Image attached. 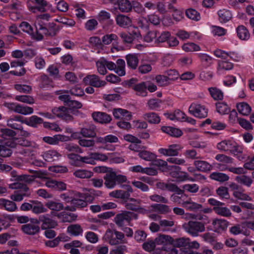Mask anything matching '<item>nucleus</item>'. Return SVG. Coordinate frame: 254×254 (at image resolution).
<instances>
[{"label":"nucleus","mask_w":254,"mask_h":254,"mask_svg":"<svg viewBox=\"0 0 254 254\" xmlns=\"http://www.w3.org/2000/svg\"><path fill=\"white\" fill-rule=\"evenodd\" d=\"M185 231L193 237L198 236L199 233L203 232L205 230L204 223L197 221H189L183 225Z\"/></svg>","instance_id":"nucleus-1"},{"label":"nucleus","mask_w":254,"mask_h":254,"mask_svg":"<svg viewBox=\"0 0 254 254\" xmlns=\"http://www.w3.org/2000/svg\"><path fill=\"white\" fill-rule=\"evenodd\" d=\"M105 181V185L109 189L113 188L116 185V183L118 184L125 182L127 178L125 176L117 174L114 172H109L106 173L104 177Z\"/></svg>","instance_id":"nucleus-2"},{"label":"nucleus","mask_w":254,"mask_h":254,"mask_svg":"<svg viewBox=\"0 0 254 254\" xmlns=\"http://www.w3.org/2000/svg\"><path fill=\"white\" fill-rule=\"evenodd\" d=\"M21 229L27 235H36L40 232L39 221L37 219H32L30 223L22 225Z\"/></svg>","instance_id":"nucleus-3"},{"label":"nucleus","mask_w":254,"mask_h":254,"mask_svg":"<svg viewBox=\"0 0 254 254\" xmlns=\"http://www.w3.org/2000/svg\"><path fill=\"white\" fill-rule=\"evenodd\" d=\"M52 113L59 118L66 121H71L73 117L70 115L71 110L64 106L55 107L52 110Z\"/></svg>","instance_id":"nucleus-4"},{"label":"nucleus","mask_w":254,"mask_h":254,"mask_svg":"<svg viewBox=\"0 0 254 254\" xmlns=\"http://www.w3.org/2000/svg\"><path fill=\"white\" fill-rule=\"evenodd\" d=\"M83 81L86 85H91L95 87L104 86L106 84L105 81L101 80L95 74L87 75L83 78Z\"/></svg>","instance_id":"nucleus-5"},{"label":"nucleus","mask_w":254,"mask_h":254,"mask_svg":"<svg viewBox=\"0 0 254 254\" xmlns=\"http://www.w3.org/2000/svg\"><path fill=\"white\" fill-rule=\"evenodd\" d=\"M189 111L191 114L199 118H205L207 116V110L200 105H191Z\"/></svg>","instance_id":"nucleus-6"},{"label":"nucleus","mask_w":254,"mask_h":254,"mask_svg":"<svg viewBox=\"0 0 254 254\" xmlns=\"http://www.w3.org/2000/svg\"><path fill=\"white\" fill-rule=\"evenodd\" d=\"M19 27L21 28L24 32H27L31 35L33 39L38 41L43 39V35L38 31H36V32L34 33L33 32V28L28 22L25 21L22 22L20 24Z\"/></svg>","instance_id":"nucleus-7"},{"label":"nucleus","mask_w":254,"mask_h":254,"mask_svg":"<svg viewBox=\"0 0 254 254\" xmlns=\"http://www.w3.org/2000/svg\"><path fill=\"white\" fill-rule=\"evenodd\" d=\"M38 221L39 223H42V228L43 229L54 228L58 225L57 222L50 218L48 214L40 216Z\"/></svg>","instance_id":"nucleus-8"},{"label":"nucleus","mask_w":254,"mask_h":254,"mask_svg":"<svg viewBox=\"0 0 254 254\" xmlns=\"http://www.w3.org/2000/svg\"><path fill=\"white\" fill-rule=\"evenodd\" d=\"M23 117L21 116H15L7 121V126L13 129L21 130L22 127L21 124H24Z\"/></svg>","instance_id":"nucleus-9"},{"label":"nucleus","mask_w":254,"mask_h":254,"mask_svg":"<svg viewBox=\"0 0 254 254\" xmlns=\"http://www.w3.org/2000/svg\"><path fill=\"white\" fill-rule=\"evenodd\" d=\"M92 117L95 122L101 124H108L112 121L111 116L104 112H93Z\"/></svg>","instance_id":"nucleus-10"},{"label":"nucleus","mask_w":254,"mask_h":254,"mask_svg":"<svg viewBox=\"0 0 254 254\" xmlns=\"http://www.w3.org/2000/svg\"><path fill=\"white\" fill-rule=\"evenodd\" d=\"M141 200L136 199L133 198L129 199L128 201H127L125 203V207L128 210L134 211H139L142 210L143 208L140 206Z\"/></svg>","instance_id":"nucleus-11"},{"label":"nucleus","mask_w":254,"mask_h":254,"mask_svg":"<svg viewBox=\"0 0 254 254\" xmlns=\"http://www.w3.org/2000/svg\"><path fill=\"white\" fill-rule=\"evenodd\" d=\"M45 185L49 188L59 191L64 190L66 188V185L64 182L54 180H48L46 182Z\"/></svg>","instance_id":"nucleus-12"},{"label":"nucleus","mask_w":254,"mask_h":254,"mask_svg":"<svg viewBox=\"0 0 254 254\" xmlns=\"http://www.w3.org/2000/svg\"><path fill=\"white\" fill-rule=\"evenodd\" d=\"M67 137L61 134H58L53 137L45 136L44 137L43 140L44 142L50 144H57L59 141H65L67 139Z\"/></svg>","instance_id":"nucleus-13"},{"label":"nucleus","mask_w":254,"mask_h":254,"mask_svg":"<svg viewBox=\"0 0 254 254\" xmlns=\"http://www.w3.org/2000/svg\"><path fill=\"white\" fill-rule=\"evenodd\" d=\"M229 222L224 219H215L213 220L212 225L215 232H220V231L226 230L228 226Z\"/></svg>","instance_id":"nucleus-14"},{"label":"nucleus","mask_w":254,"mask_h":254,"mask_svg":"<svg viewBox=\"0 0 254 254\" xmlns=\"http://www.w3.org/2000/svg\"><path fill=\"white\" fill-rule=\"evenodd\" d=\"M113 114L114 117L117 119L124 118L127 120H129L132 117L131 113L121 108L114 109Z\"/></svg>","instance_id":"nucleus-15"},{"label":"nucleus","mask_w":254,"mask_h":254,"mask_svg":"<svg viewBox=\"0 0 254 254\" xmlns=\"http://www.w3.org/2000/svg\"><path fill=\"white\" fill-rule=\"evenodd\" d=\"M178 146L177 144L171 145L168 148H160L158 151L160 154L165 156H177L179 153V149L177 148Z\"/></svg>","instance_id":"nucleus-16"},{"label":"nucleus","mask_w":254,"mask_h":254,"mask_svg":"<svg viewBox=\"0 0 254 254\" xmlns=\"http://www.w3.org/2000/svg\"><path fill=\"white\" fill-rule=\"evenodd\" d=\"M117 24L121 27H126L131 24V19L125 15L119 14L116 16Z\"/></svg>","instance_id":"nucleus-17"},{"label":"nucleus","mask_w":254,"mask_h":254,"mask_svg":"<svg viewBox=\"0 0 254 254\" xmlns=\"http://www.w3.org/2000/svg\"><path fill=\"white\" fill-rule=\"evenodd\" d=\"M23 122L24 124H25L29 126L36 127L38 125L41 124L43 123V120L37 116L34 115L30 117L29 119H24Z\"/></svg>","instance_id":"nucleus-18"},{"label":"nucleus","mask_w":254,"mask_h":254,"mask_svg":"<svg viewBox=\"0 0 254 254\" xmlns=\"http://www.w3.org/2000/svg\"><path fill=\"white\" fill-rule=\"evenodd\" d=\"M173 238L171 236L164 234H160L155 239V243L157 245H172Z\"/></svg>","instance_id":"nucleus-19"},{"label":"nucleus","mask_w":254,"mask_h":254,"mask_svg":"<svg viewBox=\"0 0 254 254\" xmlns=\"http://www.w3.org/2000/svg\"><path fill=\"white\" fill-rule=\"evenodd\" d=\"M182 205L183 207L187 209L192 211L201 210L202 208V205L201 204L192 202L190 200L184 201Z\"/></svg>","instance_id":"nucleus-20"},{"label":"nucleus","mask_w":254,"mask_h":254,"mask_svg":"<svg viewBox=\"0 0 254 254\" xmlns=\"http://www.w3.org/2000/svg\"><path fill=\"white\" fill-rule=\"evenodd\" d=\"M117 3L118 5V8L122 12H127L132 9V4L128 0H118Z\"/></svg>","instance_id":"nucleus-21"},{"label":"nucleus","mask_w":254,"mask_h":254,"mask_svg":"<svg viewBox=\"0 0 254 254\" xmlns=\"http://www.w3.org/2000/svg\"><path fill=\"white\" fill-rule=\"evenodd\" d=\"M196 169L198 171L202 172H206L210 171L212 169V166L208 162L204 161H195L194 162Z\"/></svg>","instance_id":"nucleus-22"},{"label":"nucleus","mask_w":254,"mask_h":254,"mask_svg":"<svg viewBox=\"0 0 254 254\" xmlns=\"http://www.w3.org/2000/svg\"><path fill=\"white\" fill-rule=\"evenodd\" d=\"M97 18L100 22L107 21L110 25L113 24L114 21L111 19V14L106 10H101L100 11L97 16Z\"/></svg>","instance_id":"nucleus-23"},{"label":"nucleus","mask_w":254,"mask_h":254,"mask_svg":"<svg viewBox=\"0 0 254 254\" xmlns=\"http://www.w3.org/2000/svg\"><path fill=\"white\" fill-rule=\"evenodd\" d=\"M35 2L38 5L32 6L31 8L34 13L37 11L43 12L46 11V7L47 6L48 3L45 0H35Z\"/></svg>","instance_id":"nucleus-24"},{"label":"nucleus","mask_w":254,"mask_h":254,"mask_svg":"<svg viewBox=\"0 0 254 254\" xmlns=\"http://www.w3.org/2000/svg\"><path fill=\"white\" fill-rule=\"evenodd\" d=\"M127 214V211L122 213L116 215L115 218V221L116 223L120 227H122L124 225L125 222L129 223V217Z\"/></svg>","instance_id":"nucleus-25"},{"label":"nucleus","mask_w":254,"mask_h":254,"mask_svg":"<svg viewBox=\"0 0 254 254\" xmlns=\"http://www.w3.org/2000/svg\"><path fill=\"white\" fill-rule=\"evenodd\" d=\"M0 205L3 206L9 211H14L17 209L16 204L14 202L5 199H0Z\"/></svg>","instance_id":"nucleus-26"},{"label":"nucleus","mask_w":254,"mask_h":254,"mask_svg":"<svg viewBox=\"0 0 254 254\" xmlns=\"http://www.w3.org/2000/svg\"><path fill=\"white\" fill-rule=\"evenodd\" d=\"M126 60L128 66L134 69L136 68L139 60L136 55H128L126 56Z\"/></svg>","instance_id":"nucleus-27"},{"label":"nucleus","mask_w":254,"mask_h":254,"mask_svg":"<svg viewBox=\"0 0 254 254\" xmlns=\"http://www.w3.org/2000/svg\"><path fill=\"white\" fill-rule=\"evenodd\" d=\"M143 118L150 124H158L160 122V117L155 113H148L144 114Z\"/></svg>","instance_id":"nucleus-28"},{"label":"nucleus","mask_w":254,"mask_h":254,"mask_svg":"<svg viewBox=\"0 0 254 254\" xmlns=\"http://www.w3.org/2000/svg\"><path fill=\"white\" fill-rule=\"evenodd\" d=\"M105 238L106 240L112 245L119 244V242L117 238L116 234L111 230H109L106 232Z\"/></svg>","instance_id":"nucleus-29"},{"label":"nucleus","mask_w":254,"mask_h":254,"mask_svg":"<svg viewBox=\"0 0 254 254\" xmlns=\"http://www.w3.org/2000/svg\"><path fill=\"white\" fill-rule=\"evenodd\" d=\"M213 210L217 214L224 217H230L232 215L229 208L222 206L214 207Z\"/></svg>","instance_id":"nucleus-30"},{"label":"nucleus","mask_w":254,"mask_h":254,"mask_svg":"<svg viewBox=\"0 0 254 254\" xmlns=\"http://www.w3.org/2000/svg\"><path fill=\"white\" fill-rule=\"evenodd\" d=\"M45 206L50 210L60 211L64 210V206L63 203L54 201H49L45 204Z\"/></svg>","instance_id":"nucleus-31"},{"label":"nucleus","mask_w":254,"mask_h":254,"mask_svg":"<svg viewBox=\"0 0 254 254\" xmlns=\"http://www.w3.org/2000/svg\"><path fill=\"white\" fill-rule=\"evenodd\" d=\"M210 177L211 179L220 182H226L229 179V177L227 175L219 172H214L212 173Z\"/></svg>","instance_id":"nucleus-32"},{"label":"nucleus","mask_w":254,"mask_h":254,"mask_svg":"<svg viewBox=\"0 0 254 254\" xmlns=\"http://www.w3.org/2000/svg\"><path fill=\"white\" fill-rule=\"evenodd\" d=\"M237 108L239 112L244 116L248 115L251 111L250 106L245 102L237 104Z\"/></svg>","instance_id":"nucleus-33"},{"label":"nucleus","mask_w":254,"mask_h":254,"mask_svg":"<svg viewBox=\"0 0 254 254\" xmlns=\"http://www.w3.org/2000/svg\"><path fill=\"white\" fill-rule=\"evenodd\" d=\"M237 35L242 40H247L249 37V33L247 28L243 25L239 26L237 28Z\"/></svg>","instance_id":"nucleus-34"},{"label":"nucleus","mask_w":254,"mask_h":254,"mask_svg":"<svg viewBox=\"0 0 254 254\" xmlns=\"http://www.w3.org/2000/svg\"><path fill=\"white\" fill-rule=\"evenodd\" d=\"M217 111L222 114H227L230 112V109L224 102H218L216 104Z\"/></svg>","instance_id":"nucleus-35"},{"label":"nucleus","mask_w":254,"mask_h":254,"mask_svg":"<svg viewBox=\"0 0 254 254\" xmlns=\"http://www.w3.org/2000/svg\"><path fill=\"white\" fill-rule=\"evenodd\" d=\"M133 89L139 93L137 95L139 96H146L147 95L146 91L147 86L144 82L135 85L133 86Z\"/></svg>","instance_id":"nucleus-36"},{"label":"nucleus","mask_w":254,"mask_h":254,"mask_svg":"<svg viewBox=\"0 0 254 254\" xmlns=\"http://www.w3.org/2000/svg\"><path fill=\"white\" fill-rule=\"evenodd\" d=\"M138 155L141 158L147 161H153L156 158L155 154L146 150L139 151Z\"/></svg>","instance_id":"nucleus-37"},{"label":"nucleus","mask_w":254,"mask_h":254,"mask_svg":"<svg viewBox=\"0 0 254 254\" xmlns=\"http://www.w3.org/2000/svg\"><path fill=\"white\" fill-rule=\"evenodd\" d=\"M218 14L220 19L224 22L228 21L232 18V14L231 12L226 9L219 10Z\"/></svg>","instance_id":"nucleus-38"},{"label":"nucleus","mask_w":254,"mask_h":254,"mask_svg":"<svg viewBox=\"0 0 254 254\" xmlns=\"http://www.w3.org/2000/svg\"><path fill=\"white\" fill-rule=\"evenodd\" d=\"M209 91L214 100H222L223 99V93L219 89L211 87L209 88Z\"/></svg>","instance_id":"nucleus-39"},{"label":"nucleus","mask_w":254,"mask_h":254,"mask_svg":"<svg viewBox=\"0 0 254 254\" xmlns=\"http://www.w3.org/2000/svg\"><path fill=\"white\" fill-rule=\"evenodd\" d=\"M1 137L3 140L15 138L16 132L12 129L9 128L1 129Z\"/></svg>","instance_id":"nucleus-40"},{"label":"nucleus","mask_w":254,"mask_h":254,"mask_svg":"<svg viewBox=\"0 0 254 254\" xmlns=\"http://www.w3.org/2000/svg\"><path fill=\"white\" fill-rule=\"evenodd\" d=\"M73 175L79 178H90L93 175V173L85 170H78L75 171Z\"/></svg>","instance_id":"nucleus-41"},{"label":"nucleus","mask_w":254,"mask_h":254,"mask_svg":"<svg viewBox=\"0 0 254 254\" xmlns=\"http://www.w3.org/2000/svg\"><path fill=\"white\" fill-rule=\"evenodd\" d=\"M60 156V154L57 151L53 150H49L44 154L45 160L48 162L54 161Z\"/></svg>","instance_id":"nucleus-42"},{"label":"nucleus","mask_w":254,"mask_h":254,"mask_svg":"<svg viewBox=\"0 0 254 254\" xmlns=\"http://www.w3.org/2000/svg\"><path fill=\"white\" fill-rule=\"evenodd\" d=\"M188 244H189V238L183 237L176 239H173L172 245L179 248L186 247L188 246Z\"/></svg>","instance_id":"nucleus-43"},{"label":"nucleus","mask_w":254,"mask_h":254,"mask_svg":"<svg viewBox=\"0 0 254 254\" xmlns=\"http://www.w3.org/2000/svg\"><path fill=\"white\" fill-rule=\"evenodd\" d=\"M236 180L241 184L244 185L247 187H250L253 183V180L249 177L245 175L237 176Z\"/></svg>","instance_id":"nucleus-44"},{"label":"nucleus","mask_w":254,"mask_h":254,"mask_svg":"<svg viewBox=\"0 0 254 254\" xmlns=\"http://www.w3.org/2000/svg\"><path fill=\"white\" fill-rule=\"evenodd\" d=\"M118 36L115 34H110L104 35L102 37V42L105 45H109L113 41H116L118 43Z\"/></svg>","instance_id":"nucleus-45"},{"label":"nucleus","mask_w":254,"mask_h":254,"mask_svg":"<svg viewBox=\"0 0 254 254\" xmlns=\"http://www.w3.org/2000/svg\"><path fill=\"white\" fill-rule=\"evenodd\" d=\"M32 202L35 204V205H32L31 209L33 213L39 214L47 211V209L45 208L43 205L40 202L37 203L35 201H32Z\"/></svg>","instance_id":"nucleus-46"},{"label":"nucleus","mask_w":254,"mask_h":254,"mask_svg":"<svg viewBox=\"0 0 254 254\" xmlns=\"http://www.w3.org/2000/svg\"><path fill=\"white\" fill-rule=\"evenodd\" d=\"M67 231L73 235L77 236L82 232V229L79 225L73 224L68 227Z\"/></svg>","instance_id":"nucleus-47"},{"label":"nucleus","mask_w":254,"mask_h":254,"mask_svg":"<svg viewBox=\"0 0 254 254\" xmlns=\"http://www.w3.org/2000/svg\"><path fill=\"white\" fill-rule=\"evenodd\" d=\"M9 188L14 190L20 189L21 190H20V192H28L29 191V188L25 184L18 182H15L9 185Z\"/></svg>","instance_id":"nucleus-48"},{"label":"nucleus","mask_w":254,"mask_h":254,"mask_svg":"<svg viewBox=\"0 0 254 254\" xmlns=\"http://www.w3.org/2000/svg\"><path fill=\"white\" fill-rule=\"evenodd\" d=\"M232 147V144L229 140H223L218 144L217 148L224 151H230Z\"/></svg>","instance_id":"nucleus-49"},{"label":"nucleus","mask_w":254,"mask_h":254,"mask_svg":"<svg viewBox=\"0 0 254 254\" xmlns=\"http://www.w3.org/2000/svg\"><path fill=\"white\" fill-rule=\"evenodd\" d=\"M152 207L161 214H165L171 211L168 205L165 204H155Z\"/></svg>","instance_id":"nucleus-50"},{"label":"nucleus","mask_w":254,"mask_h":254,"mask_svg":"<svg viewBox=\"0 0 254 254\" xmlns=\"http://www.w3.org/2000/svg\"><path fill=\"white\" fill-rule=\"evenodd\" d=\"M215 159L220 162L226 164H231L233 162V159L223 154H219L215 156Z\"/></svg>","instance_id":"nucleus-51"},{"label":"nucleus","mask_w":254,"mask_h":254,"mask_svg":"<svg viewBox=\"0 0 254 254\" xmlns=\"http://www.w3.org/2000/svg\"><path fill=\"white\" fill-rule=\"evenodd\" d=\"M186 13L189 18L193 20H199L200 18L199 13L194 9L190 8L187 9Z\"/></svg>","instance_id":"nucleus-52"},{"label":"nucleus","mask_w":254,"mask_h":254,"mask_svg":"<svg viewBox=\"0 0 254 254\" xmlns=\"http://www.w3.org/2000/svg\"><path fill=\"white\" fill-rule=\"evenodd\" d=\"M182 48L186 52L198 51L200 50L199 46L193 43L185 44Z\"/></svg>","instance_id":"nucleus-53"},{"label":"nucleus","mask_w":254,"mask_h":254,"mask_svg":"<svg viewBox=\"0 0 254 254\" xmlns=\"http://www.w3.org/2000/svg\"><path fill=\"white\" fill-rule=\"evenodd\" d=\"M30 195V193L28 192H20V193H17V192H15L14 193L10 196V198L15 201H21L24 196H29Z\"/></svg>","instance_id":"nucleus-54"},{"label":"nucleus","mask_w":254,"mask_h":254,"mask_svg":"<svg viewBox=\"0 0 254 254\" xmlns=\"http://www.w3.org/2000/svg\"><path fill=\"white\" fill-rule=\"evenodd\" d=\"M71 204L75 208H83L87 205V200L78 198H73L71 200Z\"/></svg>","instance_id":"nucleus-55"},{"label":"nucleus","mask_w":254,"mask_h":254,"mask_svg":"<svg viewBox=\"0 0 254 254\" xmlns=\"http://www.w3.org/2000/svg\"><path fill=\"white\" fill-rule=\"evenodd\" d=\"M15 99L17 101L29 104H32L34 103V98L28 95H20V96H16L15 97Z\"/></svg>","instance_id":"nucleus-56"},{"label":"nucleus","mask_w":254,"mask_h":254,"mask_svg":"<svg viewBox=\"0 0 254 254\" xmlns=\"http://www.w3.org/2000/svg\"><path fill=\"white\" fill-rule=\"evenodd\" d=\"M217 194L221 197L228 199L230 195L228 192V189L227 187H220L216 190Z\"/></svg>","instance_id":"nucleus-57"},{"label":"nucleus","mask_w":254,"mask_h":254,"mask_svg":"<svg viewBox=\"0 0 254 254\" xmlns=\"http://www.w3.org/2000/svg\"><path fill=\"white\" fill-rule=\"evenodd\" d=\"M14 88L19 92L25 93H30L32 91L31 86L28 85L17 84L15 85Z\"/></svg>","instance_id":"nucleus-58"},{"label":"nucleus","mask_w":254,"mask_h":254,"mask_svg":"<svg viewBox=\"0 0 254 254\" xmlns=\"http://www.w3.org/2000/svg\"><path fill=\"white\" fill-rule=\"evenodd\" d=\"M12 151L10 148L0 144V156L2 157H8L11 156Z\"/></svg>","instance_id":"nucleus-59"},{"label":"nucleus","mask_w":254,"mask_h":254,"mask_svg":"<svg viewBox=\"0 0 254 254\" xmlns=\"http://www.w3.org/2000/svg\"><path fill=\"white\" fill-rule=\"evenodd\" d=\"M33 112V109L28 106H23L19 104L17 113L26 115L32 114Z\"/></svg>","instance_id":"nucleus-60"},{"label":"nucleus","mask_w":254,"mask_h":254,"mask_svg":"<svg viewBox=\"0 0 254 254\" xmlns=\"http://www.w3.org/2000/svg\"><path fill=\"white\" fill-rule=\"evenodd\" d=\"M157 83L160 86H166L168 84L170 80L167 76L158 75L155 77Z\"/></svg>","instance_id":"nucleus-61"},{"label":"nucleus","mask_w":254,"mask_h":254,"mask_svg":"<svg viewBox=\"0 0 254 254\" xmlns=\"http://www.w3.org/2000/svg\"><path fill=\"white\" fill-rule=\"evenodd\" d=\"M162 101L159 99H151L148 100L147 104L150 109L155 110L160 107Z\"/></svg>","instance_id":"nucleus-62"},{"label":"nucleus","mask_w":254,"mask_h":254,"mask_svg":"<svg viewBox=\"0 0 254 254\" xmlns=\"http://www.w3.org/2000/svg\"><path fill=\"white\" fill-rule=\"evenodd\" d=\"M120 36L124 43L130 44L133 41V37L130 34V33L122 32Z\"/></svg>","instance_id":"nucleus-63"},{"label":"nucleus","mask_w":254,"mask_h":254,"mask_svg":"<svg viewBox=\"0 0 254 254\" xmlns=\"http://www.w3.org/2000/svg\"><path fill=\"white\" fill-rule=\"evenodd\" d=\"M49 33V37H54L57 34V32L59 30L58 27L56 24L53 22L49 23L47 25Z\"/></svg>","instance_id":"nucleus-64"}]
</instances>
